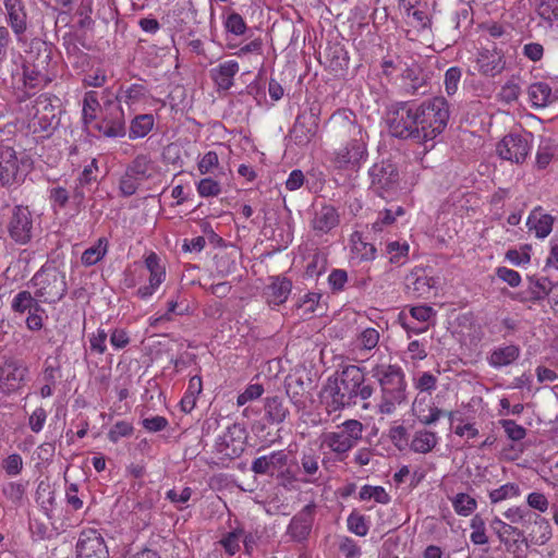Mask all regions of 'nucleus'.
<instances>
[{"mask_svg": "<svg viewBox=\"0 0 558 558\" xmlns=\"http://www.w3.org/2000/svg\"><path fill=\"white\" fill-rule=\"evenodd\" d=\"M328 123L336 138H349L347 144L333 154L332 163L335 168L357 172L368 157L367 132L357 122L356 114L345 108L335 111Z\"/></svg>", "mask_w": 558, "mask_h": 558, "instance_id": "obj_1", "label": "nucleus"}, {"mask_svg": "<svg viewBox=\"0 0 558 558\" xmlns=\"http://www.w3.org/2000/svg\"><path fill=\"white\" fill-rule=\"evenodd\" d=\"M374 392L369 384H365L363 369L356 365H348L339 377L329 378L325 386V403L328 413L356 404L357 399L367 400Z\"/></svg>", "mask_w": 558, "mask_h": 558, "instance_id": "obj_2", "label": "nucleus"}, {"mask_svg": "<svg viewBox=\"0 0 558 558\" xmlns=\"http://www.w3.org/2000/svg\"><path fill=\"white\" fill-rule=\"evenodd\" d=\"M381 390L379 412L391 414L396 407L407 401V381L399 365L377 363L371 369Z\"/></svg>", "mask_w": 558, "mask_h": 558, "instance_id": "obj_3", "label": "nucleus"}, {"mask_svg": "<svg viewBox=\"0 0 558 558\" xmlns=\"http://www.w3.org/2000/svg\"><path fill=\"white\" fill-rule=\"evenodd\" d=\"M31 282L36 287L35 296L44 303H57L68 292L65 272L50 264H45L33 276Z\"/></svg>", "mask_w": 558, "mask_h": 558, "instance_id": "obj_4", "label": "nucleus"}, {"mask_svg": "<svg viewBox=\"0 0 558 558\" xmlns=\"http://www.w3.org/2000/svg\"><path fill=\"white\" fill-rule=\"evenodd\" d=\"M421 117L423 120L425 147L430 143L434 147V140L440 135L450 118V105L445 97H434L420 104Z\"/></svg>", "mask_w": 558, "mask_h": 558, "instance_id": "obj_5", "label": "nucleus"}, {"mask_svg": "<svg viewBox=\"0 0 558 558\" xmlns=\"http://www.w3.org/2000/svg\"><path fill=\"white\" fill-rule=\"evenodd\" d=\"M363 425L357 420H348L338 432L323 433L320 436V449L327 448L335 453L340 461L362 438Z\"/></svg>", "mask_w": 558, "mask_h": 558, "instance_id": "obj_6", "label": "nucleus"}, {"mask_svg": "<svg viewBox=\"0 0 558 558\" xmlns=\"http://www.w3.org/2000/svg\"><path fill=\"white\" fill-rule=\"evenodd\" d=\"M411 101H398L392 104L387 111V124L389 133L401 140L420 138L417 129H413Z\"/></svg>", "mask_w": 558, "mask_h": 558, "instance_id": "obj_7", "label": "nucleus"}, {"mask_svg": "<svg viewBox=\"0 0 558 558\" xmlns=\"http://www.w3.org/2000/svg\"><path fill=\"white\" fill-rule=\"evenodd\" d=\"M94 128L106 137H123L126 134L124 111L117 97L104 100L102 117Z\"/></svg>", "mask_w": 558, "mask_h": 558, "instance_id": "obj_8", "label": "nucleus"}, {"mask_svg": "<svg viewBox=\"0 0 558 558\" xmlns=\"http://www.w3.org/2000/svg\"><path fill=\"white\" fill-rule=\"evenodd\" d=\"M532 133H509L496 146L497 155L514 163H522L532 148Z\"/></svg>", "mask_w": 558, "mask_h": 558, "instance_id": "obj_9", "label": "nucleus"}, {"mask_svg": "<svg viewBox=\"0 0 558 558\" xmlns=\"http://www.w3.org/2000/svg\"><path fill=\"white\" fill-rule=\"evenodd\" d=\"M320 107L313 104L308 109L300 112L290 131V137L299 146L307 145L318 131Z\"/></svg>", "mask_w": 558, "mask_h": 558, "instance_id": "obj_10", "label": "nucleus"}, {"mask_svg": "<svg viewBox=\"0 0 558 558\" xmlns=\"http://www.w3.org/2000/svg\"><path fill=\"white\" fill-rule=\"evenodd\" d=\"M246 437L245 427L240 423H234L228 426L216 440V451L229 459L238 458L245 449Z\"/></svg>", "mask_w": 558, "mask_h": 558, "instance_id": "obj_11", "label": "nucleus"}, {"mask_svg": "<svg viewBox=\"0 0 558 558\" xmlns=\"http://www.w3.org/2000/svg\"><path fill=\"white\" fill-rule=\"evenodd\" d=\"M371 187L374 192L384 197L385 193L395 190L399 182L397 167L390 161H380L373 165L368 171Z\"/></svg>", "mask_w": 558, "mask_h": 558, "instance_id": "obj_12", "label": "nucleus"}, {"mask_svg": "<svg viewBox=\"0 0 558 558\" xmlns=\"http://www.w3.org/2000/svg\"><path fill=\"white\" fill-rule=\"evenodd\" d=\"M33 217L28 207L15 206L8 223L10 238L17 244H27L33 238Z\"/></svg>", "mask_w": 558, "mask_h": 558, "instance_id": "obj_13", "label": "nucleus"}, {"mask_svg": "<svg viewBox=\"0 0 558 558\" xmlns=\"http://www.w3.org/2000/svg\"><path fill=\"white\" fill-rule=\"evenodd\" d=\"M76 558H109L101 534L95 530L82 531L76 543Z\"/></svg>", "mask_w": 558, "mask_h": 558, "instance_id": "obj_14", "label": "nucleus"}, {"mask_svg": "<svg viewBox=\"0 0 558 558\" xmlns=\"http://www.w3.org/2000/svg\"><path fill=\"white\" fill-rule=\"evenodd\" d=\"M287 463L288 454L284 450H278L254 459L251 470L257 475L274 476L278 473V478H284L289 472H282L281 470L287 465Z\"/></svg>", "mask_w": 558, "mask_h": 558, "instance_id": "obj_15", "label": "nucleus"}, {"mask_svg": "<svg viewBox=\"0 0 558 558\" xmlns=\"http://www.w3.org/2000/svg\"><path fill=\"white\" fill-rule=\"evenodd\" d=\"M315 513L316 505L314 502L303 507L291 519L287 529V535H289L294 542H303L307 539L313 527Z\"/></svg>", "mask_w": 558, "mask_h": 558, "instance_id": "obj_16", "label": "nucleus"}, {"mask_svg": "<svg viewBox=\"0 0 558 558\" xmlns=\"http://www.w3.org/2000/svg\"><path fill=\"white\" fill-rule=\"evenodd\" d=\"M20 162L15 150L0 144V183L10 186L19 181Z\"/></svg>", "mask_w": 558, "mask_h": 558, "instance_id": "obj_17", "label": "nucleus"}, {"mask_svg": "<svg viewBox=\"0 0 558 558\" xmlns=\"http://www.w3.org/2000/svg\"><path fill=\"white\" fill-rule=\"evenodd\" d=\"M7 23L21 41L27 31V12L23 0H3Z\"/></svg>", "mask_w": 558, "mask_h": 558, "instance_id": "obj_18", "label": "nucleus"}, {"mask_svg": "<svg viewBox=\"0 0 558 558\" xmlns=\"http://www.w3.org/2000/svg\"><path fill=\"white\" fill-rule=\"evenodd\" d=\"M27 374V367L17 361L5 362L0 368V384L3 390L12 392L17 390Z\"/></svg>", "mask_w": 558, "mask_h": 558, "instance_id": "obj_19", "label": "nucleus"}, {"mask_svg": "<svg viewBox=\"0 0 558 558\" xmlns=\"http://www.w3.org/2000/svg\"><path fill=\"white\" fill-rule=\"evenodd\" d=\"M476 63L481 74L492 77L500 74L506 66L504 54L496 49L482 50L477 56Z\"/></svg>", "mask_w": 558, "mask_h": 558, "instance_id": "obj_20", "label": "nucleus"}, {"mask_svg": "<svg viewBox=\"0 0 558 558\" xmlns=\"http://www.w3.org/2000/svg\"><path fill=\"white\" fill-rule=\"evenodd\" d=\"M401 78L403 80V88L407 94H425L426 90L422 89L426 87V77L420 64L413 62L407 65L402 70Z\"/></svg>", "mask_w": 558, "mask_h": 558, "instance_id": "obj_21", "label": "nucleus"}, {"mask_svg": "<svg viewBox=\"0 0 558 558\" xmlns=\"http://www.w3.org/2000/svg\"><path fill=\"white\" fill-rule=\"evenodd\" d=\"M527 95L533 108H545L558 100V88L553 89L546 82H536L529 86Z\"/></svg>", "mask_w": 558, "mask_h": 558, "instance_id": "obj_22", "label": "nucleus"}, {"mask_svg": "<svg viewBox=\"0 0 558 558\" xmlns=\"http://www.w3.org/2000/svg\"><path fill=\"white\" fill-rule=\"evenodd\" d=\"M339 223V215L331 205H324L315 210L311 221L313 230L316 234H326Z\"/></svg>", "mask_w": 558, "mask_h": 558, "instance_id": "obj_23", "label": "nucleus"}, {"mask_svg": "<svg viewBox=\"0 0 558 558\" xmlns=\"http://www.w3.org/2000/svg\"><path fill=\"white\" fill-rule=\"evenodd\" d=\"M239 72V63L228 60L210 70V77L219 90H228L233 85V77Z\"/></svg>", "mask_w": 558, "mask_h": 558, "instance_id": "obj_24", "label": "nucleus"}, {"mask_svg": "<svg viewBox=\"0 0 558 558\" xmlns=\"http://www.w3.org/2000/svg\"><path fill=\"white\" fill-rule=\"evenodd\" d=\"M292 289V282L286 277H274L266 287L265 295L269 305L283 304Z\"/></svg>", "mask_w": 558, "mask_h": 558, "instance_id": "obj_25", "label": "nucleus"}, {"mask_svg": "<svg viewBox=\"0 0 558 558\" xmlns=\"http://www.w3.org/2000/svg\"><path fill=\"white\" fill-rule=\"evenodd\" d=\"M554 218L543 213L541 208L534 209L526 221L530 231H534L539 239L546 238L553 229Z\"/></svg>", "mask_w": 558, "mask_h": 558, "instance_id": "obj_26", "label": "nucleus"}, {"mask_svg": "<svg viewBox=\"0 0 558 558\" xmlns=\"http://www.w3.org/2000/svg\"><path fill=\"white\" fill-rule=\"evenodd\" d=\"M520 352L515 344L496 348L488 356V363L495 368L508 366L519 359Z\"/></svg>", "mask_w": 558, "mask_h": 558, "instance_id": "obj_27", "label": "nucleus"}, {"mask_svg": "<svg viewBox=\"0 0 558 558\" xmlns=\"http://www.w3.org/2000/svg\"><path fill=\"white\" fill-rule=\"evenodd\" d=\"M125 170L143 182L153 175V160L148 155L140 154L126 166Z\"/></svg>", "mask_w": 558, "mask_h": 558, "instance_id": "obj_28", "label": "nucleus"}, {"mask_svg": "<svg viewBox=\"0 0 558 558\" xmlns=\"http://www.w3.org/2000/svg\"><path fill=\"white\" fill-rule=\"evenodd\" d=\"M265 413L270 423L280 424L289 415V409L282 398L275 396L266 399Z\"/></svg>", "mask_w": 558, "mask_h": 558, "instance_id": "obj_29", "label": "nucleus"}, {"mask_svg": "<svg viewBox=\"0 0 558 558\" xmlns=\"http://www.w3.org/2000/svg\"><path fill=\"white\" fill-rule=\"evenodd\" d=\"M34 52H36V57L32 64L41 71H48V68L52 61V45L43 40H34L31 45V53Z\"/></svg>", "mask_w": 558, "mask_h": 558, "instance_id": "obj_30", "label": "nucleus"}, {"mask_svg": "<svg viewBox=\"0 0 558 558\" xmlns=\"http://www.w3.org/2000/svg\"><path fill=\"white\" fill-rule=\"evenodd\" d=\"M557 289L547 277H529L527 291L530 293V300L537 302L546 299L550 292Z\"/></svg>", "mask_w": 558, "mask_h": 558, "instance_id": "obj_31", "label": "nucleus"}, {"mask_svg": "<svg viewBox=\"0 0 558 558\" xmlns=\"http://www.w3.org/2000/svg\"><path fill=\"white\" fill-rule=\"evenodd\" d=\"M11 307L13 312L19 314H24L25 312H32L35 308V312H45V310L39 305L36 296H33L29 291L23 290L20 291L12 300Z\"/></svg>", "mask_w": 558, "mask_h": 558, "instance_id": "obj_32", "label": "nucleus"}, {"mask_svg": "<svg viewBox=\"0 0 558 558\" xmlns=\"http://www.w3.org/2000/svg\"><path fill=\"white\" fill-rule=\"evenodd\" d=\"M23 80L25 87L34 89L51 82L48 71H41L33 64L23 66Z\"/></svg>", "mask_w": 558, "mask_h": 558, "instance_id": "obj_33", "label": "nucleus"}, {"mask_svg": "<svg viewBox=\"0 0 558 558\" xmlns=\"http://www.w3.org/2000/svg\"><path fill=\"white\" fill-rule=\"evenodd\" d=\"M436 433L426 429L417 430L411 441L410 448L414 452H430L437 445Z\"/></svg>", "mask_w": 558, "mask_h": 558, "instance_id": "obj_34", "label": "nucleus"}, {"mask_svg": "<svg viewBox=\"0 0 558 558\" xmlns=\"http://www.w3.org/2000/svg\"><path fill=\"white\" fill-rule=\"evenodd\" d=\"M108 251V240L99 238L97 243L86 248L81 257L82 264L85 266H93L101 260Z\"/></svg>", "mask_w": 558, "mask_h": 558, "instance_id": "obj_35", "label": "nucleus"}, {"mask_svg": "<svg viewBox=\"0 0 558 558\" xmlns=\"http://www.w3.org/2000/svg\"><path fill=\"white\" fill-rule=\"evenodd\" d=\"M98 101L97 93L94 90L87 92L83 98V121L86 125L94 123L97 119V111L102 110Z\"/></svg>", "mask_w": 558, "mask_h": 558, "instance_id": "obj_36", "label": "nucleus"}, {"mask_svg": "<svg viewBox=\"0 0 558 558\" xmlns=\"http://www.w3.org/2000/svg\"><path fill=\"white\" fill-rule=\"evenodd\" d=\"M154 126V117L151 114H140L135 117L130 125L129 136L131 140L146 136Z\"/></svg>", "mask_w": 558, "mask_h": 558, "instance_id": "obj_37", "label": "nucleus"}, {"mask_svg": "<svg viewBox=\"0 0 558 558\" xmlns=\"http://www.w3.org/2000/svg\"><path fill=\"white\" fill-rule=\"evenodd\" d=\"M243 535L244 529L239 525L232 531L226 533L219 541V544L225 549L226 554L234 556L241 548L240 543Z\"/></svg>", "mask_w": 558, "mask_h": 558, "instance_id": "obj_38", "label": "nucleus"}, {"mask_svg": "<svg viewBox=\"0 0 558 558\" xmlns=\"http://www.w3.org/2000/svg\"><path fill=\"white\" fill-rule=\"evenodd\" d=\"M145 267L149 271L148 281L155 284H161L166 279V270L159 264V257L156 253H149L145 258Z\"/></svg>", "mask_w": 558, "mask_h": 558, "instance_id": "obj_39", "label": "nucleus"}, {"mask_svg": "<svg viewBox=\"0 0 558 558\" xmlns=\"http://www.w3.org/2000/svg\"><path fill=\"white\" fill-rule=\"evenodd\" d=\"M526 529L530 530V536L535 543L544 544L549 539L551 534L548 521L543 519L539 514L537 520H532L531 525L527 524Z\"/></svg>", "mask_w": 558, "mask_h": 558, "instance_id": "obj_40", "label": "nucleus"}, {"mask_svg": "<svg viewBox=\"0 0 558 558\" xmlns=\"http://www.w3.org/2000/svg\"><path fill=\"white\" fill-rule=\"evenodd\" d=\"M504 514L512 523H520L525 527L527 526V524H532V520L538 519V514L531 511L526 507L510 508Z\"/></svg>", "mask_w": 558, "mask_h": 558, "instance_id": "obj_41", "label": "nucleus"}, {"mask_svg": "<svg viewBox=\"0 0 558 558\" xmlns=\"http://www.w3.org/2000/svg\"><path fill=\"white\" fill-rule=\"evenodd\" d=\"M537 14L551 26L558 21V0H539Z\"/></svg>", "mask_w": 558, "mask_h": 558, "instance_id": "obj_42", "label": "nucleus"}, {"mask_svg": "<svg viewBox=\"0 0 558 558\" xmlns=\"http://www.w3.org/2000/svg\"><path fill=\"white\" fill-rule=\"evenodd\" d=\"M238 264L231 255L225 253L215 256V269L217 276L223 278L235 272Z\"/></svg>", "mask_w": 558, "mask_h": 558, "instance_id": "obj_43", "label": "nucleus"}, {"mask_svg": "<svg viewBox=\"0 0 558 558\" xmlns=\"http://www.w3.org/2000/svg\"><path fill=\"white\" fill-rule=\"evenodd\" d=\"M476 500L468 494H457L452 500L456 512L460 515H470L476 509Z\"/></svg>", "mask_w": 558, "mask_h": 558, "instance_id": "obj_44", "label": "nucleus"}, {"mask_svg": "<svg viewBox=\"0 0 558 558\" xmlns=\"http://www.w3.org/2000/svg\"><path fill=\"white\" fill-rule=\"evenodd\" d=\"M520 495V487L514 483H507L499 488L493 489L489 493V499L493 504L500 502L502 500L517 497Z\"/></svg>", "mask_w": 558, "mask_h": 558, "instance_id": "obj_45", "label": "nucleus"}, {"mask_svg": "<svg viewBox=\"0 0 558 558\" xmlns=\"http://www.w3.org/2000/svg\"><path fill=\"white\" fill-rule=\"evenodd\" d=\"M378 341L379 332L375 328H366L359 335L356 347L360 351H371L377 347Z\"/></svg>", "mask_w": 558, "mask_h": 558, "instance_id": "obj_46", "label": "nucleus"}, {"mask_svg": "<svg viewBox=\"0 0 558 558\" xmlns=\"http://www.w3.org/2000/svg\"><path fill=\"white\" fill-rule=\"evenodd\" d=\"M347 523H348V530L351 533H353L357 536L367 535L369 526L366 522L365 515H363L356 511H352L347 519Z\"/></svg>", "mask_w": 558, "mask_h": 558, "instance_id": "obj_47", "label": "nucleus"}, {"mask_svg": "<svg viewBox=\"0 0 558 558\" xmlns=\"http://www.w3.org/2000/svg\"><path fill=\"white\" fill-rule=\"evenodd\" d=\"M223 26L227 33H230L235 36L243 35L247 29L245 21L236 12H231L227 15V17L223 21Z\"/></svg>", "mask_w": 558, "mask_h": 558, "instance_id": "obj_48", "label": "nucleus"}, {"mask_svg": "<svg viewBox=\"0 0 558 558\" xmlns=\"http://www.w3.org/2000/svg\"><path fill=\"white\" fill-rule=\"evenodd\" d=\"M302 470L310 478L303 480L304 483H315V475L319 472L318 457L314 453H304L301 458Z\"/></svg>", "mask_w": 558, "mask_h": 558, "instance_id": "obj_49", "label": "nucleus"}, {"mask_svg": "<svg viewBox=\"0 0 558 558\" xmlns=\"http://www.w3.org/2000/svg\"><path fill=\"white\" fill-rule=\"evenodd\" d=\"M327 266V255L324 252H315L306 266L305 274L308 277L320 276Z\"/></svg>", "mask_w": 558, "mask_h": 558, "instance_id": "obj_50", "label": "nucleus"}, {"mask_svg": "<svg viewBox=\"0 0 558 558\" xmlns=\"http://www.w3.org/2000/svg\"><path fill=\"white\" fill-rule=\"evenodd\" d=\"M360 498L368 500L374 498L379 504H388L390 500L389 495L381 486L364 485L360 490Z\"/></svg>", "mask_w": 558, "mask_h": 558, "instance_id": "obj_51", "label": "nucleus"}, {"mask_svg": "<svg viewBox=\"0 0 558 558\" xmlns=\"http://www.w3.org/2000/svg\"><path fill=\"white\" fill-rule=\"evenodd\" d=\"M499 424L504 428L507 437L512 441H520L526 436V429L517 424L513 420L504 418L499 421Z\"/></svg>", "mask_w": 558, "mask_h": 558, "instance_id": "obj_52", "label": "nucleus"}, {"mask_svg": "<svg viewBox=\"0 0 558 558\" xmlns=\"http://www.w3.org/2000/svg\"><path fill=\"white\" fill-rule=\"evenodd\" d=\"M134 432V427L130 422L118 421L113 424L108 433V438L112 442H118L122 437H130Z\"/></svg>", "mask_w": 558, "mask_h": 558, "instance_id": "obj_53", "label": "nucleus"}, {"mask_svg": "<svg viewBox=\"0 0 558 558\" xmlns=\"http://www.w3.org/2000/svg\"><path fill=\"white\" fill-rule=\"evenodd\" d=\"M284 388L290 400L294 404H298L300 402V397L304 392V383L302 378L288 377L284 383Z\"/></svg>", "mask_w": 558, "mask_h": 558, "instance_id": "obj_54", "label": "nucleus"}, {"mask_svg": "<svg viewBox=\"0 0 558 558\" xmlns=\"http://www.w3.org/2000/svg\"><path fill=\"white\" fill-rule=\"evenodd\" d=\"M462 76V70L459 66H451L445 73V90L452 96L458 90V85Z\"/></svg>", "mask_w": 558, "mask_h": 558, "instance_id": "obj_55", "label": "nucleus"}, {"mask_svg": "<svg viewBox=\"0 0 558 558\" xmlns=\"http://www.w3.org/2000/svg\"><path fill=\"white\" fill-rule=\"evenodd\" d=\"M417 418L424 425H432L436 423L445 412L435 405H427V413L425 409H421V402L417 404Z\"/></svg>", "mask_w": 558, "mask_h": 558, "instance_id": "obj_56", "label": "nucleus"}, {"mask_svg": "<svg viewBox=\"0 0 558 558\" xmlns=\"http://www.w3.org/2000/svg\"><path fill=\"white\" fill-rule=\"evenodd\" d=\"M141 182L142 181H140L137 178H135L134 175L129 173V171L125 170L119 183L121 194L126 197L134 195Z\"/></svg>", "mask_w": 558, "mask_h": 558, "instance_id": "obj_57", "label": "nucleus"}, {"mask_svg": "<svg viewBox=\"0 0 558 558\" xmlns=\"http://www.w3.org/2000/svg\"><path fill=\"white\" fill-rule=\"evenodd\" d=\"M197 192L202 197L217 196L220 194L221 187L216 180L205 178L197 183Z\"/></svg>", "mask_w": 558, "mask_h": 558, "instance_id": "obj_58", "label": "nucleus"}, {"mask_svg": "<svg viewBox=\"0 0 558 558\" xmlns=\"http://www.w3.org/2000/svg\"><path fill=\"white\" fill-rule=\"evenodd\" d=\"M25 485L22 483L10 482L3 486L4 496L14 504H21L25 494Z\"/></svg>", "mask_w": 558, "mask_h": 558, "instance_id": "obj_59", "label": "nucleus"}, {"mask_svg": "<svg viewBox=\"0 0 558 558\" xmlns=\"http://www.w3.org/2000/svg\"><path fill=\"white\" fill-rule=\"evenodd\" d=\"M108 332L105 329L98 328L95 333L89 337V348L92 352L104 354L107 350L106 341Z\"/></svg>", "mask_w": 558, "mask_h": 558, "instance_id": "obj_60", "label": "nucleus"}, {"mask_svg": "<svg viewBox=\"0 0 558 558\" xmlns=\"http://www.w3.org/2000/svg\"><path fill=\"white\" fill-rule=\"evenodd\" d=\"M110 344L116 350H121L128 347L131 342L129 332L123 328H114L109 333Z\"/></svg>", "mask_w": 558, "mask_h": 558, "instance_id": "obj_61", "label": "nucleus"}, {"mask_svg": "<svg viewBox=\"0 0 558 558\" xmlns=\"http://www.w3.org/2000/svg\"><path fill=\"white\" fill-rule=\"evenodd\" d=\"M264 393V387L260 384H252L239 395L236 403L239 407L244 405L246 402L258 399Z\"/></svg>", "mask_w": 558, "mask_h": 558, "instance_id": "obj_62", "label": "nucleus"}, {"mask_svg": "<svg viewBox=\"0 0 558 558\" xmlns=\"http://www.w3.org/2000/svg\"><path fill=\"white\" fill-rule=\"evenodd\" d=\"M2 466L8 475H17L23 469V459L19 453L10 454L3 460Z\"/></svg>", "mask_w": 558, "mask_h": 558, "instance_id": "obj_63", "label": "nucleus"}, {"mask_svg": "<svg viewBox=\"0 0 558 558\" xmlns=\"http://www.w3.org/2000/svg\"><path fill=\"white\" fill-rule=\"evenodd\" d=\"M339 550L345 558H360L362 554L360 546L350 537L340 541Z\"/></svg>", "mask_w": 558, "mask_h": 558, "instance_id": "obj_64", "label": "nucleus"}]
</instances>
